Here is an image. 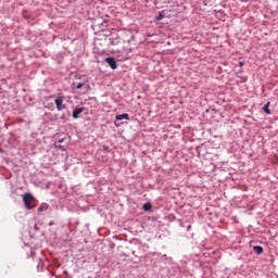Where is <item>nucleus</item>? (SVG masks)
I'll return each instance as SVG.
<instances>
[{
	"label": "nucleus",
	"instance_id": "8",
	"mask_svg": "<svg viewBox=\"0 0 278 278\" xmlns=\"http://www.w3.org/2000/svg\"><path fill=\"white\" fill-rule=\"evenodd\" d=\"M151 207H152L151 203L143 204L144 212H149V210H151Z\"/></svg>",
	"mask_w": 278,
	"mask_h": 278
},
{
	"label": "nucleus",
	"instance_id": "4",
	"mask_svg": "<svg viewBox=\"0 0 278 278\" xmlns=\"http://www.w3.org/2000/svg\"><path fill=\"white\" fill-rule=\"evenodd\" d=\"M84 112V108H78L73 111V118H79V114Z\"/></svg>",
	"mask_w": 278,
	"mask_h": 278
},
{
	"label": "nucleus",
	"instance_id": "11",
	"mask_svg": "<svg viewBox=\"0 0 278 278\" xmlns=\"http://www.w3.org/2000/svg\"><path fill=\"white\" fill-rule=\"evenodd\" d=\"M85 86H86V84H84V83H78V84L76 85V88H77V90H81V88L85 87Z\"/></svg>",
	"mask_w": 278,
	"mask_h": 278
},
{
	"label": "nucleus",
	"instance_id": "7",
	"mask_svg": "<svg viewBox=\"0 0 278 278\" xmlns=\"http://www.w3.org/2000/svg\"><path fill=\"white\" fill-rule=\"evenodd\" d=\"M270 102H267L264 106H263V111L265 112V114H270Z\"/></svg>",
	"mask_w": 278,
	"mask_h": 278
},
{
	"label": "nucleus",
	"instance_id": "2",
	"mask_svg": "<svg viewBox=\"0 0 278 278\" xmlns=\"http://www.w3.org/2000/svg\"><path fill=\"white\" fill-rule=\"evenodd\" d=\"M54 103L56 105V110L58 112H62V110H65L66 109V105H64V99L62 97H58L55 100H54Z\"/></svg>",
	"mask_w": 278,
	"mask_h": 278
},
{
	"label": "nucleus",
	"instance_id": "10",
	"mask_svg": "<svg viewBox=\"0 0 278 278\" xmlns=\"http://www.w3.org/2000/svg\"><path fill=\"white\" fill-rule=\"evenodd\" d=\"M64 141V138L63 139H60L56 143H55V147H58L59 149H62V142Z\"/></svg>",
	"mask_w": 278,
	"mask_h": 278
},
{
	"label": "nucleus",
	"instance_id": "12",
	"mask_svg": "<svg viewBox=\"0 0 278 278\" xmlns=\"http://www.w3.org/2000/svg\"><path fill=\"white\" fill-rule=\"evenodd\" d=\"M162 18H164V15L162 13H160L157 16H156V21H162Z\"/></svg>",
	"mask_w": 278,
	"mask_h": 278
},
{
	"label": "nucleus",
	"instance_id": "13",
	"mask_svg": "<svg viewBox=\"0 0 278 278\" xmlns=\"http://www.w3.org/2000/svg\"><path fill=\"white\" fill-rule=\"evenodd\" d=\"M239 66H240V68H242V66H244V61H240Z\"/></svg>",
	"mask_w": 278,
	"mask_h": 278
},
{
	"label": "nucleus",
	"instance_id": "6",
	"mask_svg": "<svg viewBox=\"0 0 278 278\" xmlns=\"http://www.w3.org/2000/svg\"><path fill=\"white\" fill-rule=\"evenodd\" d=\"M253 251L256 255H262V253H264V248H262V245H255L253 247Z\"/></svg>",
	"mask_w": 278,
	"mask_h": 278
},
{
	"label": "nucleus",
	"instance_id": "3",
	"mask_svg": "<svg viewBox=\"0 0 278 278\" xmlns=\"http://www.w3.org/2000/svg\"><path fill=\"white\" fill-rule=\"evenodd\" d=\"M105 62L113 71H116V68H118V64H116V60L114 58H106Z\"/></svg>",
	"mask_w": 278,
	"mask_h": 278
},
{
	"label": "nucleus",
	"instance_id": "1",
	"mask_svg": "<svg viewBox=\"0 0 278 278\" xmlns=\"http://www.w3.org/2000/svg\"><path fill=\"white\" fill-rule=\"evenodd\" d=\"M23 201L26 208L34 210V207H36V198H34L31 193H25L23 195Z\"/></svg>",
	"mask_w": 278,
	"mask_h": 278
},
{
	"label": "nucleus",
	"instance_id": "9",
	"mask_svg": "<svg viewBox=\"0 0 278 278\" xmlns=\"http://www.w3.org/2000/svg\"><path fill=\"white\" fill-rule=\"evenodd\" d=\"M49 206L47 204H42L41 206L38 207V212H45L48 210Z\"/></svg>",
	"mask_w": 278,
	"mask_h": 278
},
{
	"label": "nucleus",
	"instance_id": "5",
	"mask_svg": "<svg viewBox=\"0 0 278 278\" xmlns=\"http://www.w3.org/2000/svg\"><path fill=\"white\" fill-rule=\"evenodd\" d=\"M116 121H129V114L127 113H124V114H121V115H116Z\"/></svg>",
	"mask_w": 278,
	"mask_h": 278
}]
</instances>
